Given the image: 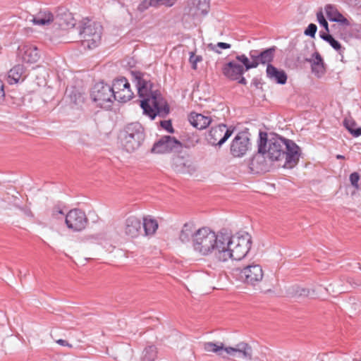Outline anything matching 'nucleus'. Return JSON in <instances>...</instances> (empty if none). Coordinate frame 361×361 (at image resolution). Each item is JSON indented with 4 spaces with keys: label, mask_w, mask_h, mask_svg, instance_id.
Segmentation results:
<instances>
[{
    "label": "nucleus",
    "mask_w": 361,
    "mask_h": 361,
    "mask_svg": "<svg viewBox=\"0 0 361 361\" xmlns=\"http://www.w3.org/2000/svg\"><path fill=\"white\" fill-rule=\"evenodd\" d=\"M258 142L264 143L267 157L270 161H284L283 167L286 169H293L298 164L301 150L294 141L277 134L267 137V133L260 132Z\"/></svg>",
    "instance_id": "f257e3e1"
},
{
    "label": "nucleus",
    "mask_w": 361,
    "mask_h": 361,
    "mask_svg": "<svg viewBox=\"0 0 361 361\" xmlns=\"http://www.w3.org/2000/svg\"><path fill=\"white\" fill-rule=\"evenodd\" d=\"M137 92L140 97L145 98L140 104L145 115L154 119L157 115L164 117L169 113V106L160 94L152 91V84L145 80L142 73L134 74Z\"/></svg>",
    "instance_id": "f03ea898"
},
{
    "label": "nucleus",
    "mask_w": 361,
    "mask_h": 361,
    "mask_svg": "<svg viewBox=\"0 0 361 361\" xmlns=\"http://www.w3.org/2000/svg\"><path fill=\"white\" fill-rule=\"evenodd\" d=\"M224 233H216L208 227L197 229L193 236V250L199 255L207 257L213 255L214 259L219 262V252L225 245Z\"/></svg>",
    "instance_id": "7ed1b4c3"
},
{
    "label": "nucleus",
    "mask_w": 361,
    "mask_h": 361,
    "mask_svg": "<svg viewBox=\"0 0 361 361\" xmlns=\"http://www.w3.org/2000/svg\"><path fill=\"white\" fill-rule=\"evenodd\" d=\"M225 245L219 252V262H226L229 259L240 260L243 259L251 248L252 237L245 231L231 235L224 233Z\"/></svg>",
    "instance_id": "20e7f679"
},
{
    "label": "nucleus",
    "mask_w": 361,
    "mask_h": 361,
    "mask_svg": "<svg viewBox=\"0 0 361 361\" xmlns=\"http://www.w3.org/2000/svg\"><path fill=\"white\" fill-rule=\"evenodd\" d=\"M82 45L92 49L97 47L102 39V26L98 22L88 18L81 20L77 25Z\"/></svg>",
    "instance_id": "39448f33"
},
{
    "label": "nucleus",
    "mask_w": 361,
    "mask_h": 361,
    "mask_svg": "<svg viewBox=\"0 0 361 361\" xmlns=\"http://www.w3.org/2000/svg\"><path fill=\"white\" fill-rule=\"evenodd\" d=\"M203 349L208 353H214L219 356L226 358L224 355L225 352L229 355L236 357L238 358L250 360L252 359V350L251 346L245 342H241L235 345V347H225L221 342H205L203 343Z\"/></svg>",
    "instance_id": "423d86ee"
},
{
    "label": "nucleus",
    "mask_w": 361,
    "mask_h": 361,
    "mask_svg": "<svg viewBox=\"0 0 361 361\" xmlns=\"http://www.w3.org/2000/svg\"><path fill=\"white\" fill-rule=\"evenodd\" d=\"M145 130L139 123L128 124L121 133L123 148L128 152L137 149L145 140Z\"/></svg>",
    "instance_id": "0eeeda50"
},
{
    "label": "nucleus",
    "mask_w": 361,
    "mask_h": 361,
    "mask_svg": "<svg viewBox=\"0 0 361 361\" xmlns=\"http://www.w3.org/2000/svg\"><path fill=\"white\" fill-rule=\"evenodd\" d=\"M110 85L103 82H98L94 85L91 92V98L97 104V106L109 109L111 106L114 101Z\"/></svg>",
    "instance_id": "6e6552de"
},
{
    "label": "nucleus",
    "mask_w": 361,
    "mask_h": 361,
    "mask_svg": "<svg viewBox=\"0 0 361 361\" xmlns=\"http://www.w3.org/2000/svg\"><path fill=\"white\" fill-rule=\"evenodd\" d=\"M110 88L112 90L114 100L119 102L125 103L130 100L133 97V92L130 89V83L124 77L114 79Z\"/></svg>",
    "instance_id": "1a4fd4ad"
},
{
    "label": "nucleus",
    "mask_w": 361,
    "mask_h": 361,
    "mask_svg": "<svg viewBox=\"0 0 361 361\" xmlns=\"http://www.w3.org/2000/svg\"><path fill=\"white\" fill-rule=\"evenodd\" d=\"M65 223L68 229L73 232H80L86 228L88 219L81 209H73L66 214Z\"/></svg>",
    "instance_id": "9d476101"
},
{
    "label": "nucleus",
    "mask_w": 361,
    "mask_h": 361,
    "mask_svg": "<svg viewBox=\"0 0 361 361\" xmlns=\"http://www.w3.org/2000/svg\"><path fill=\"white\" fill-rule=\"evenodd\" d=\"M239 276L244 283L254 286L262 281L264 272L261 265L252 264L242 269Z\"/></svg>",
    "instance_id": "9b49d317"
},
{
    "label": "nucleus",
    "mask_w": 361,
    "mask_h": 361,
    "mask_svg": "<svg viewBox=\"0 0 361 361\" xmlns=\"http://www.w3.org/2000/svg\"><path fill=\"white\" fill-rule=\"evenodd\" d=\"M258 151L252 157L250 162V166L252 171L259 172L268 171L271 166V163L267 157V152L264 149V143H257Z\"/></svg>",
    "instance_id": "f8f14e48"
},
{
    "label": "nucleus",
    "mask_w": 361,
    "mask_h": 361,
    "mask_svg": "<svg viewBox=\"0 0 361 361\" xmlns=\"http://www.w3.org/2000/svg\"><path fill=\"white\" fill-rule=\"evenodd\" d=\"M181 147V142L176 138L170 135H164L154 142L151 151L155 154H165L178 149Z\"/></svg>",
    "instance_id": "ddd939ff"
},
{
    "label": "nucleus",
    "mask_w": 361,
    "mask_h": 361,
    "mask_svg": "<svg viewBox=\"0 0 361 361\" xmlns=\"http://www.w3.org/2000/svg\"><path fill=\"white\" fill-rule=\"evenodd\" d=\"M233 131L225 124L212 127L207 135V140L212 145L221 146L231 135Z\"/></svg>",
    "instance_id": "4468645a"
},
{
    "label": "nucleus",
    "mask_w": 361,
    "mask_h": 361,
    "mask_svg": "<svg viewBox=\"0 0 361 361\" xmlns=\"http://www.w3.org/2000/svg\"><path fill=\"white\" fill-rule=\"evenodd\" d=\"M250 146V139L244 133H239L234 137L231 144V153L235 157H240L245 154Z\"/></svg>",
    "instance_id": "2eb2a0df"
},
{
    "label": "nucleus",
    "mask_w": 361,
    "mask_h": 361,
    "mask_svg": "<svg viewBox=\"0 0 361 361\" xmlns=\"http://www.w3.org/2000/svg\"><path fill=\"white\" fill-rule=\"evenodd\" d=\"M209 7L207 0H191L184 8V15L192 18L205 16L209 11Z\"/></svg>",
    "instance_id": "dca6fc26"
},
{
    "label": "nucleus",
    "mask_w": 361,
    "mask_h": 361,
    "mask_svg": "<svg viewBox=\"0 0 361 361\" xmlns=\"http://www.w3.org/2000/svg\"><path fill=\"white\" fill-rule=\"evenodd\" d=\"M238 62L237 60L231 61L224 64L222 67L224 75L231 80H237L243 75L247 70L243 63L240 64Z\"/></svg>",
    "instance_id": "f3484780"
},
{
    "label": "nucleus",
    "mask_w": 361,
    "mask_h": 361,
    "mask_svg": "<svg viewBox=\"0 0 361 361\" xmlns=\"http://www.w3.org/2000/svg\"><path fill=\"white\" fill-rule=\"evenodd\" d=\"M53 23L61 30L73 28L76 25L72 13L65 9H60L58 11L57 14L54 16Z\"/></svg>",
    "instance_id": "a211bd4d"
},
{
    "label": "nucleus",
    "mask_w": 361,
    "mask_h": 361,
    "mask_svg": "<svg viewBox=\"0 0 361 361\" xmlns=\"http://www.w3.org/2000/svg\"><path fill=\"white\" fill-rule=\"evenodd\" d=\"M18 54L23 61L29 63H36L39 59L37 47L32 44H25L18 49Z\"/></svg>",
    "instance_id": "6ab92c4d"
},
{
    "label": "nucleus",
    "mask_w": 361,
    "mask_h": 361,
    "mask_svg": "<svg viewBox=\"0 0 361 361\" xmlns=\"http://www.w3.org/2000/svg\"><path fill=\"white\" fill-rule=\"evenodd\" d=\"M249 56L251 59V61H250L248 57L245 54L237 55L235 56V59L244 65V66L245 67V70L255 68L259 64H261L259 60V50H250L249 52Z\"/></svg>",
    "instance_id": "aec40b11"
},
{
    "label": "nucleus",
    "mask_w": 361,
    "mask_h": 361,
    "mask_svg": "<svg viewBox=\"0 0 361 361\" xmlns=\"http://www.w3.org/2000/svg\"><path fill=\"white\" fill-rule=\"evenodd\" d=\"M124 231L129 237L136 238L142 232V222L135 216H129L126 220Z\"/></svg>",
    "instance_id": "412c9836"
},
{
    "label": "nucleus",
    "mask_w": 361,
    "mask_h": 361,
    "mask_svg": "<svg viewBox=\"0 0 361 361\" xmlns=\"http://www.w3.org/2000/svg\"><path fill=\"white\" fill-rule=\"evenodd\" d=\"M172 168L176 173H190L193 170L190 160L179 155L173 157Z\"/></svg>",
    "instance_id": "4be33fe9"
},
{
    "label": "nucleus",
    "mask_w": 361,
    "mask_h": 361,
    "mask_svg": "<svg viewBox=\"0 0 361 361\" xmlns=\"http://www.w3.org/2000/svg\"><path fill=\"white\" fill-rule=\"evenodd\" d=\"M54 20V15L47 8L41 9L32 16L31 21L37 25H49Z\"/></svg>",
    "instance_id": "5701e85b"
},
{
    "label": "nucleus",
    "mask_w": 361,
    "mask_h": 361,
    "mask_svg": "<svg viewBox=\"0 0 361 361\" xmlns=\"http://www.w3.org/2000/svg\"><path fill=\"white\" fill-rule=\"evenodd\" d=\"M266 73L267 78L278 84L284 85L287 81V75L283 70H279L271 64L267 66Z\"/></svg>",
    "instance_id": "b1692460"
},
{
    "label": "nucleus",
    "mask_w": 361,
    "mask_h": 361,
    "mask_svg": "<svg viewBox=\"0 0 361 361\" xmlns=\"http://www.w3.org/2000/svg\"><path fill=\"white\" fill-rule=\"evenodd\" d=\"M325 11L327 18L330 21L341 23L343 25H348L349 22L337 9L336 6L331 4H327L325 6Z\"/></svg>",
    "instance_id": "393cba45"
},
{
    "label": "nucleus",
    "mask_w": 361,
    "mask_h": 361,
    "mask_svg": "<svg viewBox=\"0 0 361 361\" xmlns=\"http://www.w3.org/2000/svg\"><path fill=\"white\" fill-rule=\"evenodd\" d=\"M189 121L192 126L202 130L209 126L212 119L210 117L201 114L191 113L189 116Z\"/></svg>",
    "instance_id": "a878e982"
},
{
    "label": "nucleus",
    "mask_w": 361,
    "mask_h": 361,
    "mask_svg": "<svg viewBox=\"0 0 361 361\" xmlns=\"http://www.w3.org/2000/svg\"><path fill=\"white\" fill-rule=\"evenodd\" d=\"M25 68L23 65L18 64L12 68L8 75V82L9 84H15L20 80H24L26 75H25Z\"/></svg>",
    "instance_id": "bb28decb"
},
{
    "label": "nucleus",
    "mask_w": 361,
    "mask_h": 361,
    "mask_svg": "<svg viewBox=\"0 0 361 361\" xmlns=\"http://www.w3.org/2000/svg\"><path fill=\"white\" fill-rule=\"evenodd\" d=\"M197 230L192 224L186 223L183 225L180 233L179 239L182 243H188L191 240V245L193 244V236Z\"/></svg>",
    "instance_id": "cd10ccee"
},
{
    "label": "nucleus",
    "mask_w": 361,
    "mask_h": 361,
    "mask_svg": "<svg viewBox=\"0 0 361 361\" xmlns=\"http://www.w3.org/2000/svg\"><path fill=\"white\" fill-rule=\"evenodd\" d=\"M343 123L344 127L353 137H357L361 135V127L357 126L352 117L345 118Z\"/></svg>",
    "instance_id": "c85d7f7f"
},
{
    "label": "nucleus",
    "mask_w": 361,
    "mask_h": 361,
    "mask_svg": "<svg viewBox=\"0 0 361 361\" xmlns=\"http://www.w3.org/2000/svg\"><path fill=\"white\" fill-rule=\"evenodd\" d=\"M145 235H153L158 228V223L157 220L151 217H145L142 223V228Z\"/></svg>",
    "instance_id": "c756f323"
},
{
    "label": "nucleus",
    "mask_w": 361,
    "mask_h": 361,
    "mask_svg": "<svg viewBox=\"0 0 361 361\" xmlns=\"http://www.w3.org/2000/svg\"><path fill=\"white\" fill-rule=\"evenodd\" d=\"M276 50V47L274 46V47L267 48L264 50L259 51V60H260L261 64H262V65L271 64V63L272 62V61L274 58Z\"/></svg>",
    "instance_id": "7c9ffc66"
},
{
    "label": "nucleus",
    "mask_w": 361,
    "mask_h": 361,
    "mask_svg": "<svg viewBox=\"0 0 361 361\" xmlns=\"http://www.w3.org/2000/svg\"><path fill=\"white\" fill-rule=\"evenodd\" d=\"M320 37L324 41L327 42L335 50L338 51L340 54L343 51L341 43L335 39L331 35L326 33L320 32Z\"/></svg>",
    "instance_id": "2f4dec72"
},
{
    "label": "nucleus",
    "mask_w": 361,
    "mask_h": 361,
    "mask_svg": "<svg viewBox=\"0 0 361 361\" xmlns=\"http://www.w3.org/2000/svg\"><path fill=\"white\" fill-rule=\"evenodd\" d=\"M157 354V348L154 345L147 346L143 351L142 361H154Z\"/></svg>",
    "instance_id": "473e14b6"
},
{
    "label": "nucleus",
    "mask_w": 361,
    "mask_h": 361,
    "mask_svg": "<svg viewBox=\"0 0 361 361\" xmlns=\"http://www.w3.org/2000/svg\"><path fill=\"white\" fill-rule=\"evenodd\" d=\"M4 201L6 202L8 204L18 209V207H20V206L22 204V197H21V195L18 192H16V195H8L4 198Z\"/></svg>",
    "instance_id": "72a5a7b5"
},
{
    "label": "nucleus",
    "mask_w": 361,
    "mask_h": 361,
    "mask_svg": "<svg viewBox=\"0 0 361 361\" xmlns=\"http://www.w3.org/2000/svg\"><path fill=\"white\" fill-rule=\"evenodd\" d=\"M157 1L155 0H142L137 6V10L140 12H145L150 7H157Z\"/></svg>",
    "instance_id": "f704fd0d"
},
{
    "label": "nucleus",
    "mask_w": 361,
    "mask_h": 361,
    "mask_svg": "<svg viewBox=\"0 0 361 361\" xmlns=\"http://www.w3.org/2000/svg\"><path fill=\"white\" fill-rule=\"evenodd\" d=\"M231 47V45L230 44L226 42H218L216 44H213L210 43L208 44V48L217 54H221V51L219 49H217V48L226 49H230Z\"/></svg>",
    "instance_id": "c9c22d12"
},
{
    "label": "nucleus",
    "mask_w": 361,
    "mask_h": 361,
    "mask_svg": "<svg viewBox=\"0 0 361 361\" xmlns=\"http://www.w3.org/2000/svg\"><path fill=\"white\" fill-rule=\"evenodd\" d=\"M312 72L318 78L321 77L325 72L324 64H311Z\"/></svg>",
    "instance_id": "e433bc0d"
},
{
    "label": "nucleus",
    "mask_w": 361,
    "mask_h": 361,
    "mask_svg": "<svg viewBox=\"0 0 361 361\" xmlns=\"http://www.w3.org/2000/svg\"><path fill=\"white\" fill-rule=\"evenodd\" d=\"M190 63L192 64V68L193 70L197 69V64L198 62H200L202 61V56L200 55H195L194 52L190 53V59H189Z\"/></svg>",
    "instance_id": "4c0bfd02"
},
{
    "label": "nucleus",
    "mask_w": 361,
    "mask_h": 361,
    "mask_svg": "<svg viewBox=\"0 0 361 361\" xmlns=\"http://www.w3.org/2000/svg\"><path fill=\"white\" fill-rule=\"evenodd\" d=\"M350 182L352 185V186L356 189L358 190L360 188L358 182L360 180V175L357 172H353L350 175L349 177Z\"/></svg>",
    "instance_id": "58836bf2"
},
{
    "label": "nucleus",
    "mask_w": 361,
    "mask_h": 361,
    "mask_svg": "<svg viewBox=\"0 0 361 361\" xmlns=\"http://www.w3.org/2000/svg\"><path fill=\"white\" fill-rule=\"evenodd\" d=\"M317 27L314 23H310L305 30V35L311 37H314Z\"/></svg>",
    "instance_id": "ea45409f"
},
{
    "label": "nucleus",
    "mask_w": 361,
    "mask_h": 361,
    "mask_svg": "<svg viewBox=\"0 0 361 361\" xmlns=\"http://www.w3.org/2000/svg\"><path fill=\"white\" fill-rule=\"evenodd\" d=\"M317 18L319 23L326 30V32H329V25L327 21L326 20L322 12H319L317 13Z\"/></svg>",
    "instance_id": "a19ab883"
},
{
    "label": "nucleus",
    "mask_w": 361,
    "mask_h": 361,
    "mask_svg": "<svg viewBox=\"0 0 361 361\" xmlns=\"http://www.w3.org/2000/svg\"><path fill=\"white\" fill-rule=\"evenodd\" d=\"M161 126L166 130L168 133H173L174 129L172 126V123L171 120H164L160 122Z\"/></svg>",
    "instance_id": "79ce46f5"
},
{
    "label": "nucleus",
    "mask_w": 361,
    "mask_h": 361,
    "mask_svg": "<svg viewBox=\"0 0 361 361\" xmlns=\"http://www.w3.org/2000/svg\"><path fill=\"white\" fill-rule=\"evenodd\" d=\"M312 56L314 57V60L312 61V59H306L307 61L311 62L313 65H318V64H324L323 59L322 58L321 55L318 52H314L312 54Z\"/></svg>",
    "instance_id": "37998d69"
},
{
    "label": "nucleus",
    "mask_w": 361,
    "mask_h": 361,
    "mask_svg": "<svg viewBox=\"0 0 361 361\" xmlns=\"http://www.w3.org/2000/svg\"><path fill=\"white\" fill-rule=\"evenodd\" d=\"M157 1V6L159 5H164L166 7H171L175 4L176 0H155Z\"/></svg>",
    "instance_id": "c03bdc74"
},
{
    "label": "nucleus",
    "mask_w": 361,
    "mask_h": 361,
    "mask_svg": "<svg viewBox=\"0 0 361 361\" xmlns=\"http://www.w3.org/2000/svg\"><path fill=\"white\" fill-rule=\"evenodd\" d=\"M18 209L22 212L23 214L27 217L32 218L34 216L31 209H30V207L27 206L23 207L22 205H20V207L18 208Z\"/></svg>",
    "instance_id": "a18cd8bd"
},
{
    "label": "nucleus",
    "mask_w": 361,
    "mask_h": 361,
    "mask_svg": "<svg viewBox=\"0 0 361 361\" xmlns=\"http://www.w3.org/2000/svg\"><path fill=\"white\" fill-rule=\"evenodd\" d=\"M51 214L55 218H59V215L63 216L64 214V213H63V210L60 208L59 206H55L52 209Z\"/></svg>",
    "instance_id": "49530a36"
},
{
    "label": "nucleus",
    "mask_w": 361,
    "mask_h": 361,
    "mask_svg": "<svg viewBox=\"0 0 361 361\" xmlns=\"http://www.w3.org/2000/svg\"><path fill=\"white\" fill-rule=\"evenodd\" d=\"M310 293V290L298 287L296 290V294L299 296H307Z\"/></svg>",
    "instance_id": "de8ad7c7"
},
{
    "label": "nucleus",
    "mask_w": 361,
    "mask_h": 361,
    "mask_svg": "<svg viewBox=\"0 0 361 361\" xmlns=\"http://www.w3.org/2000/svg\"><path fill=\"white\" fill-rule=\"evenodd\" d=\"M5 97L4 86L2 80H0V99Z\"/></svg>",
    "instance_id": "09e8293b"
},
{
    "label": "nucleus",
    "mask_w": 361,
    "mask_h": 361,
    "mask_svg": "<svg viewBox=\"0 0 361 361\" xmlns=\"http://www.w3.org/2000/svg\"><path fill=\"white\" fill-rule=\"evenodd\" d=\"M57 343L60 344L61 345H63V346H67V345H70L68 343L67 341L66 340H63V339H59L57 341Z\"/></svg>",
    "instance_id": "8fccbe9b"
},
{
    "label": "nucleus",
    "mask_w": 361,
    "mask_h": 361,
    "mask_svg": "<svg viewBox=\"0 0 361 361\" xmlns=\"http://www.w3.org/2000/svg\"><path fill=\"white\" fill-rule=\"evenodd\" d=\"M237 80L238 81V83H240V84H242V85L247 84V80L243 75L240 76V78H239L238 80Z\"/></svg>",
    "instance_id": "3c124183"
},
{
    "label": "nucleus",
    "mask_w": 361,
    "mask_h": 361,
    "mask_svg": "<svg viewBox=\"0 0 361 361\" xmlns=\"http://www.w3.org/2000/svg\"><path fill=\"white\" fill-rule=\"evenodd\" d=\"M336 158H337L338 159H344V156L341 155V154H338V155L336 156Z\"/></svg>",
    "instance_id": "603ef678"
}]
</instances>
